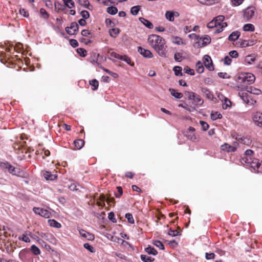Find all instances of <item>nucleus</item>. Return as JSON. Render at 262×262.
Instances as JSON below:
<instances>
[{"instance_id": "nucleus-38", "label": "nucleus", "mask_w": 262, "mask_h": 262, "mask_svg": "<svg viewBox=\"0 0 262 262\" xmlns=\"http://www.w3.org/2000/svg\"><path fill=\"white\" fill-rule=\"evenodd\" d=\"M120 60L124 61L127 64H128L132 66H133L134 65V63H132V61H131L130 58L125 55H124L123 56H121Z\"/></svg>"}, {"instance_id": "nucleus-64", "label": "nucleus", "mask_w": 262, "mask_h": 262, "mask_svg": "<svg viewBox=\"0 0 262 262\" xmlns=\"http://www.w3.org/2000/svg\"><path fill=\"white\" fill-rule=\"evenodd\" d=\"M229 54L232 58H237L238 56L237 52L235 50L230 51Z\"/></svg>"}, {"instance_id": "nucleus-47", "label": "nucleus", "mask_w": 262, "mask_h": 262, "mask_svg": "<svg viewBox=\"0 0 262 262\" xmlns=\"http://www.w3.org/2000/svg\"><path fill=\"white\" fill-rule=\"evenodd\" d=\"M125 218L127 219L128 222L130 224L134 223V220L133 215L131 213H127L125 214Z\"/></svg>"}, {"instance_id": "nucleus-6", "label": "nucleus", "mask_w": 262, "mask_h": 262, "mask_svg": "<svg viewBox=\"0 0 262 262\" xmlns=\"http://www.w3.org/2000/svg\"><path fill=\"white\" fill-rule=\"evenodd\" d=\"M33 211L35 214L45 218H49L51 216V212L50 211L43 208L34 207Z\"/></svg>"}, {"instance_id": "nucleus-24", "label": "nucleus", "mask_w": 262, "mask_h": 262, "mask_svg": "<svg viewBox=\"0 0 262 262\" xmlns=\"http://www.w3.org/2000/svg\"><path fill=\"white\" fill-rule=\"evenodd\" d=\"M222 97L224 98V103L222 104V107L224 110H226L228 107L231 106V102L226 97L222 96Z\"/></svg>"}, {"instance_id": "nucleus-41", "label": "nucleus", "mask_w": 262, "mask_h": 262, "mask_svg": "<svg viewBox=\"0 0 262 262\" xmlns=\"http://www.w3.org/2000/svg\"><path fill=\"white\" fill-rule=\"evenodd\" d=\"M202 41V46H205L208 45L210 42L211 38L209 36L206 35V36L203 38Z\"/></svg>"}, {"instance_id": "nucleus-2", "label": "nucleus", "mask_w": 262, "mask_h": 262, "mask_svg": "<svg viewBox=\"0 0 262 262\" xmlns=\"http://www.w3.org/2000/svg\"><path fill=\"white\" fill-rule=\"evenodd\" d=\"M255 80V76L249 73H242L237 78V82L241 83L243 86L253 83Z\"/></svg>"}, {"instance_id": "nucleus-9", "label": "nucleus", "mask_w": 262, "mask_h": 262, "mask_svg": "<svg viewBox=\"0 0 262 262\" xmlns=\"http://www.w3.org/2000/svg\"><path fill=\"white\" fill-rule=\"evenodd\" d=\"M203 62L206 68L209 71H213L214 70L212 61L211 57L209 55H205L204 56Z\"/></svg>"}, {"instance_id": "nucleus-58", "label": "nucleus", "mask_w": 262, "mask_h": 262, "mask_svg": "<svg viewBox=\"0 0 262 262\" xmlns=\"http://www.w3.org/2000/svg\"><path fill=\"white\" fill-rule=\"evenodd\" d=\"M232 59L228 56L225 57L224 59V63L226 65H230L231 63Z\"/></svg>"}, {"instance_id": "nucleus-63", "label": "nucleus", "mask_w": 262, "mask_h": 262, "mask_svg": "<svg viewBox=\"0 0 262 262\" xmlns=\"http://www.w3.org/2000/svg\"><path fill=\"white\" fill-rule=\"evenodd\" d=\"M40 13L45 18H47L49 17L47 12L43 8L40 9Z\"/></svg>"}, {"instance_id": "nucleus-61", "label": "nucleus", "mask_w": 262, "mask_h": 262, "mask_svg": "<svg viewBox=\"0 0 262 262\" xmlns=\"http://www.w3.org/2000/svg\"><path fill=\"white\" fill-rule=\"evenodd\" d=\"M18 238L19 240L23 241L26 243H30V238L25 235H23L22 236L19 237Z\"/></svg>"}, {"instance_id": "nucleus-26", "label": "nucleus", "mask_w": 262, "mask_h": 262, "mask_svg": "<svg viewBox=\"0 0 262 262\" xmlns=\"http://www.w3.org/2000/svg\"><path fill=\"white\" fill-rule=\"evenodd\" d=\"M145 251L148 254H152L153 255H156L157 254L158 252L157 250L153 247L148 246L147 248L145 249Z\"/></svg>"}, {"instance_id": "nucleus-8", "label": "nucleus", "mask_w": 262, "mask_h": 262, "mask_svg": "<svg viewBox=\"0 0 262 262\" xmlns=\"http://www.w3.org/2000/svg\"><path fill=\"white\" fill-rule=\"evenodd\" d=\"M256 12V8L254 7L247 8L244 12V17L247 20H250L254 15Z\"/></svg>"}, {"instance_id": "nucleus-45", "label": "nucleus", "mask_w": 262, "mask_h": 262, "mask_svg": "<svg viewBox=\"0 0 262 262\" xmlns=\"http://www.w3.org/2000/svg\"><path fill=\"white\" fill-rule=\"evenodd\" d=\"M119 33V30L117 28H113L110 30V34L113 37H115Z\"/></svg>"}, {"instance_id": "nucleus-49", "label": "nucleus", "mask_w": 262, "mask_h": 262, "mask_svg": "<svg viewBox=\"0 0 262 262\" xmlns=\"http://www.w3.org/2000/svg\"><path fill=\"white\" fill-rule=\"evenodd\" d=\"M83 247L84 248L89 250L90 252L93 253L95 252L94 248L89 243L84 244Z\"/></svg>"}, {"instance_id": "nucleus-27", "label": "nucleus", "mask_w": 262, "mask_h": 262, "mask_svg": "<svg viewBox=\"0 0 262 262\" xmlns=\"http://www.w3.org/2000/svg\"><path fill=\"white\" fill-rule=\"evenodd\" d=\"M48 223H49V225L51 227L59 228L61 226V224L59 223H58V222H57L56 221H55V220H53H53H49Z\"/></svg>"}, {"instance_id": "nucleus-51", "label": "nucleus", "mask_w": 262, "mask_h": 262, "mask_svg": "<svg viewBox=\"0 0 262 262\" xmlns=\"http://www.w3.org/2000/svg\"><path fill=\"white\" fill-rule=\"evenodd\" d=\"M200 124L201 125L202 130L206 131L209 128V125L205 121H200Z\"/></svg>"}, {"instance_id": "nucleus-13", "label": "nucleus", "mask_w": 262, "mask_h": 262, "mask_svg": "<svg viewBox=\"0 0 262 262\" xmlns=\"http://www.w3.org/2000/svg\"><path fill=\"white\" fill-rule=\"evenodd\" d=\"M221 149L227 152H234L236 150V148L235 146H231L228 143H225L221 146Z\"/></svg>"}, {"instance_id": "nucleus-21", "label": "nucleus", "mask_w": 262, "mask_h": 262, "mask_svg": "<svg viewBox=\"0 0 262 262\" xmlns=\"http://www.w3.org/2000/svg\"><path fill=\"white\" fill-rule=\"evenodd\" d=\"M74 144L76 149H80L84 146V142L82 139H78L74 141Z\"/></svg>"}, {"instance_id": "nucleus-40", "label": "nucleus", "mask_w": 262, "mask_h": 262, "mask_svg": "<svg viewBox=\"0 0 262 262\" xmlns=\"http://www.w3.org/2000/svg\"><path fill=\"white\" fill-rule=\"evenodd\" d=\"M173 71L176 76H182V68L179 66H176L173 68Z\"/></svg>"}, {"instance_id": "nucleus-29", "label": "nucleus", "mask_w": 262, "mask_h": 262, "mask_svg": "<svg viewBox=\"0 0 262 262\" xmlns=\"http://www.w3.org/2000/svg\"><path fill=\"white\" fill-rule=\"evenodd\" d=\"M43 176H44V177L47 180H51V181H52V180H54L55 179V178H56V176L54 174H51L49 172H48V171H46L44 174H43Z\"/></svg>"}, {"instance_id": "nucleus-39", "label": "nucleus", "mask_w": 262, "mask_h": 262, "mask_svg": "<svg viewBox=\"0 0 262 262\" xmlns=\"http://www.w3.org/2000/svg\"><path fill=\"white\" fill-rule=\"evenodd\" d=\"M222 117V115L218 112L212 113L211 114V118L213 120H215L217 119H220Z\"/></svg>"}, {"instance_id": "nucleus-46", "label": "nucleus", "mask_w": 262, "mask_h": 262, "mask_svg": "<svg viewBox=\"0 0 262 262\" xmlns=\"http://www.w3.org/2000/svg\"><path fill=\"white\" fill-rule=\"evenodd\" d=\"M174 60L177 62H180L182 60V54L179 52H176L174 55Z\"/></svg>"}, {"instance_id": "nucleus-18", "label": "nucleus", "mask_w": 262, "mask_h": 262, "mask_svg": "<svg viewBox=\"0 0 262 262\" xmlns=\"http://www.w3.org/2000/svg\"><path fill=\"white\" fill-rule=\"evenodd\" d=\"M139 20L144 26H145L147 28H148L149 29L153 28V27H154L153 24L150 21L148 20L147 19H145L144 18H143V17H140L139 18Z\"/></svg>"}, {"instance_id": "nucleus-50", "label": "nucleus", "mask_w": 262, "mask_h": 262, "mask_svg": "<svg viewBox=\"0 0 262 262\" xmlns=\"http://www.w3.org/2000/svg\"><path fill=\"white\" fill-rule=\"evenodd\" d=\"M78 2L79 3L80 5L83 6V7L87 8H88L89 5H90L88 0H78Z\"/></svg>"}, {"instance_id": "nucleus-7", "label": "nucleus", "mask_w": 262, "mask_h": 262, "mask_svg": "<svg viewBox=\"0 0 262 262\" xmlns=\"http://www.w3.org/2000/svg\"><path fill=\"white\" fill-rule=\"evenodd\" d=\"M78 24L76 22L71 23L70 27H67L65 29L66 32L70 35H73L76 34L78 32Z\"/></svg>"}, {"instance_id": "nucleus-33", "label": "nucleus", "mask_w": 262, "mask_h": 262, "mask_svg": "<svg viewBox=\"0 0 262 262\" xmlns=\"http://www.w3.org/2000/svg\"><path fill=\"white\" fill-rule=\"evenodd\" d=\"M141 6H135L133 7L130 9V13L133 15H137L140 10Z\"/></svg>"}, {"instance_id": "nucleus-52", "label": "nucleus", "mask_w": 262, "mask_h": 262, "mask_svg": "<svg viewBox=\"0 0 262 262\" xmlns=\"http://www.w3.org/2000/svg\"><path fill=\"white\" fill-rule=\"evenodd\" d=\"M168 235L171 236H176L177 235H179L180 234V232L178 230H174L172 229H170L168 233Z\"/></svg>"}, {"instance_id": "nucleus-20", "label": "nucleus", "mask_w": 262, "mask_h": 262, "mask_svg": "<svg viewBox=\"0 0 262 262\" xmlns=\"http://www.w3.org/2000/svg\"><path fill=\"white\" fill-rule=\"evenodd\" d=\"M169 91L170 92L171 95L176 98L181 99L183 97V95L182 93L176 92L173 89L170 88Z\"/></svg>"}, {"instance_id": "nucleus-48", "label": "nucleus", "mask_w": 262, "mask_h": 262, "mask_svg": "<svg viewBox=\"0 0 262 262\" xmlns=\"http://www.w3.org/2000/svg\"><path fill=\"white\" fill-rule=\"evenodd\" d=\"M77 52L81 57H85L86 56V51L83 48L77 49Z\"/></svg>"}, {"instance_id": "nucleus-22", "label": "nucleus", "mask_w": 262, "mask_h": 262, "mask_svg": "<svg viewBox=\"0 0 262 262\" xmlns=\"http://www.w3.org/2000/svg\"><path fill=\"white\" fill-rule=\"evenodd\" d=\"M174 12L172 11H167L165 13L166 18L170 21H173L174 20Z\"/></svg>"}, {"instance_id": "nucleus-59", "label": "nucleus", "mask_w": 262, "mask_h": 262, "mask_svg": "<svg viewBox=\"0 0 262 262\" xmlns=\"http://www.w3.org/2000/svg\"><path fill=\"white\" fill-rule=\"evenodd\" d=\"M215 257V254L214 253H206L205 254V258L207 259H214Z\"/></svg>"}, {"instance_id": "nucleus-28", "label": "nucleus", "mask_w": 262, "mask_h": 262, "mask_svg": "<svg viewBox=\"0 0 262 262\" xmlns=\"http://www.w3.org/2000/svg\"><path fill=\"white\" fill-rule=\"evenodd\" d=\"M255 60V57L254 55H250L245 58V61L248 64H251Z\"/></svg>"}, {"instance_id": "nucleus-37", "label": "nucleus", "mask_w": 262, "mask_h": 262, "mask_svg": "<svg viewBox=\"0 0 262 262\" xmlns=\"http://www.w3.org/2000/svg\"><path fill=\"white\" fill-rule=\"evenodd\" d=\"M224 18L225 17L223 15H219L215 17L214 18V20H215L217 26H220V25H221V23L224 21Z\"/></svg>"}, {"instance_id": "nucleus-25", "label": "nucleus", "mask_w": 262, "mask_h": 262, "mask_svg": "<svg viewBox=\"0 0 262 262\" xmlns=\"http://www.w3.org/2000/svg\"><path fill=\"white\" fill-rule=\"evenodd\" d=\"M243 30L244 31L253 32L255 30V27L251 24H247L244 25Z\"/></svg>"}, {"instance_id": "nucleus-11", "label": "nucleus", "mask_w": 262, "mask_h": 262, "mask_svg": "<svg viewBox=\"0 0 262 262\" xmlns=\"http://www.w3.org/2000/svg\"><path fill=\"white\" fill-rule=\"evenodd\" d=\"M138 52L144 57L151 58L153 57L152 53L149 50L145 49L141 47L138 48Z\"/></svg>"}, {"instance_id": "nucleus-14", "label": "nucleus", "mask_w": 262, "mask_h": 262, "mask_svg": "<svg viewBox=\"0 0 262 262\" xmlns=\"http://www.w3.org/2000/svg\"><path fill=\"white\" fill-rule=\"evenodd\" d=\"M246 91L248 93L256 95H259L261 94V91L260 90L252 86L247 88Z\"/></svg>"}, {"instance_id": "nucleus-35", "label": "nucleus", "mask_w": 262, "mask_h": 262, "mask_svg": "<svg viewBox=\"0 0 262 262\" xmlns=\"http://www.w3.org/2000/svg\"><path fill=\"white\" fill-rule=\"evenodd\" d=\"M64 5L69 8H73L75 6V3L72 0H62Z\"/></svg>"}, {"instance_id": "nucleus-3", "label": "nucleus", "mask_w": 262, "mask_h": 262, "mask_svg": "<svg viewBox=\"0 0 262 262\" xmlns=\"http://www.w3.org/2000/svg\"><path fill=\"white\" fill-rule=\"evenodd\" d=\"M184 94L187 96L188 100L192 101V104L194 105L201 106L203 104V100L198 94L194 92L189 91L185 92Z\"/></svg>"}, {"instance_id": "nucleus-12", "label": "nucleus", "mask_w": 262, "mask_h": 262, "mask_svg": "<svg viewBox=\"0 0 262 262\" xmlns=\"http://www.w3.org/2000/svg\"><path fill=\"white\" fill-rule=\"evenodd\" d=\"M79 232L81 236L85 238L88 241H93L95 237L94 234L88 232L83 229L79 230Z\"/></svg>"}, {"instance_id": "nucleus-30", "label": "nucleus", "mask_w": 262, "mask_h": 262, "mask_svg": "<svg viewBox=\"0 0 262 262\" xmlns=\"http://www.w3.org/2000/svg\"><path fill=\"white\" fill-rule=\"evenodd\" d=\"M90 84L92 87L93 90H96L99 86V82L96 79H93L90 81Z\"/></svg>"}, {"instance_id": "nucleus-19", "label": "nucleus", "mask_w": 262, "mask_h": 262, "mask_svg": "<svg viewBox=\"0 0 262 262\" xmlns=\"http://www.w3.org/2000/svg\"><path fill=\"white\" fill-rule=\"evenodd\" d=\"M255 43V41H251V43H249V40H242L239 41V46L242 48L252 46L254 45Z\"/></svg>"}, {"instance_id": "nucleus-57", "label": "nucleus", "mask_w": 262, "mask_h": 262, "mask_svg": "<svg viewBox=\"0 0 262 262\" xmlns=\"http://www.w3.org/2000/svg\"><path fill=\"white\" fill-rule=\"evenodd\" d=\"M218 76L223 79H228L230 78V76L225 72H220L218 73Z\"/></svg>"}, {"instance_id": "nucleus-16", "label": "nucleus", "mask_w": 262, "mask_h": 262, "mask_svg": "<svg viewBox=\"0 0 262 262\" xmlns=\"http://www.w3.org/2000/svg\"><path fill=\"white\" fill-rule=\"evenodd\" d=\"M170 40L172 43L178 45H185V42L183 40L182 38L178 36H172Z\"/></svg>"}, {"instance_id": "nucleus-44", "label": "nucleus", "mask_w": 262, "mask_h": 262, "mask_svg": "<svg viewBox=\"0 0 262 262\" xmlns=\"http://www.w3.org/2000/svg\"><path fill=\"white\" fill-rule=\"evenodd\" d=\"M141 259L144 262H150L153 261L154 258H152L151 257L147 256L145 255H141Z\"/></svg>"}, {"instance_id": "nucleus-34", "label": "nucleus", "mask_w": 262, "mask_h": 262, "mask_svg": "<svg viewBox=\"0 0 262 262\" xmlns=\"http://www.w3.org/2000/svg\"><path fill=\"white\" fill-rule=\"evenodd\" d=\"M31 250L32 252V253L35 255H37L40 254V249L34 245L31 246Z\"/></svg>"}, {"instance_id": "nucleus-55", "label": "nucleus", "mask_w": 262, "mask_h": 262, "mask_svg": "<svg viewBox=\"0 0 262 262\" xmlns=\"http://www.w3.org/2000/svg\"><path fill=\"white\" fill-rule=\"evenodd\" d=\"M28 235H29L30 237L33 238V239L36 240L38 243H43V241L40 239L38 236L34 234H32L31 232H29Z\"/></svg>"}, {"instance_id": "nucleus-56", "label": "nucleus", "mask_w": 262, "mask_h": 262, "mask_svg": "<svg viewBox=\"0 0 262 262\" xmlns=\"http://www.w3.org/2000/svg\"><path fill=\"white\" fill-rule=\"evenodd\" d=\"M108 218L110 221H111L113 223L117 222V221L115 218V214L113 212H111L108 213Z\"/></svg>"}, {"instance_id": "nucleus-54", "label": "nucleus", "mask_w": 262, "mask_h": 262, "mask_svg": "<svg viewBox=\"0 0 262 262\" xmlns=\"http://www.w3.org/2000/svg\"><path fill=\"white\" fill-rule=\"evenodd\" d=\"M117 189L118 190V192L115 193V196L116 198H120V196L123 193V189H122V187L120 186L117 187Z\"/></svg>"}, {"instance_id": "nucleus-62", "label": "nucleus", "mask_w": 262, "mask_h": 262, "mask_svg": "<svg viewBox=\"0 0 262 262\" xmlns=\"http://www.w3.org/2000/svg\"><path fill=\"white\" fill-rule=\"evenodd\" d=\"M70 43L74 48L78 46V42L76 39H72L70 40Z\"/></svg>"}, {"instance_id": "nucleus-4", "label": "nucleus", "mask_w": 262, "mask_h": 262, "mask_svg": "<svg viewBox=\"0 0 262 262\" xmlns=\"http://www.w3.org/2000/svg\"><path fill=\"white\" fill-rule=\"evenodd\" d=\"M5 168L8 169V171L13 175H16L19 177H25V173L23 170H20L19 168L14 167L12 165H4Z\"/></svg>"}, {"instance_id": "nucleus-1", "label": "nucleus", "mask_w": 262, "mask_h": 262, "mask_svg": "<svg viewBox=\"0 0 262 262\" xmlns=\"http://www.w3.org/2000/svg\"><path fill=\"white\" fill-rule=\"evenodd\" d=\"M147 40L150 46L160 56H166L167 46L163 37L158 35L151 34L148 36Z\"/></svg>"}, {"instance_id": "nucleus-42", "label": "nucleus", "mask_w": 262, "mask_h": 262, "mask_svg": "<svg viewBox=\"0 0 262 262\" xmlns=\"http://www.w3.org/2000/svg\"><path fill=\"white\" fill-rule=\"evenodd\" d=\"M240 142L245 145H249L251 143V140L248 137H242L240 138Z\"/></svg>"}, {"instance_id": "nucleus-60", "label": "nucleus", "mask_w": 262, "mask_h": 262, "mask_svg": "<svg viewBox=\"0 0 262 262\" xmlns=\"http://www.w3.org/2000/svg\"><path fill=\"white\" fill-rule=\"evenodd\" d=\"M217 26V25H216L214 19L207 24V27L209 28H213Z\"/></svg>"}, {"instance_id": "nucleus-43", "label": "nucleus", "mask_w": 262, "mask_h": 262, "mask_svg": "<svg viewBox=\"0 0 262 262\" xmlns=\"http://www.w3.org/2000/svg\"><path fill=\"white\" fill-rule=\"evenodd\" d=\"M178 106L185 108L189 112H191L195 110V108L194 107H188L187 105H184L182 103L179 104L178 105Z\"/></svg>"}, {"instance_id": "nucleus-17", "label": "nucleus", "mask_w": 262, "mask_h": 262, "mask_svg": "<svg viewBox=\"0 0 262 262\" xmlns=\"http://www.w3.org/2000/svg\"><path fill=\"white\" fill-rule=\"evenodd\" d=\"M202 92L204 94L206 97L209 100H212L213 99V95L212 93L207 88H203L201 90Z\"/></svg>"}, {"instance_id": "nucleus-31", "label": "nucleus", "mask_w": 262, "mask_h": 262, "mask_svg": "<svg viewBox=\"0 0 262 262\" xmlns=\"http://www.w3.org/2000/svg\"><path fill=\"white\" fill-rule=\"evenodd\" d=\"M118 12V9L116 7L111 6L107 8V12L111 15H115Z\"/></svg>"}, {"instance_id": "nucleus-53", "label": "nucleus", "mask_w": 262, "mask_h": 262, "mask_svg": "<svg viewBox=\"0 0 262 262\" xmlns=\"http://www.w3.org/2000/svg\"><path fill=\"white\" fill-rule=\"evenodd\" d=\"M81 16L82 17L83 19H87L90 16V14L88 11L86 10H83L80 13Z\"/></svg>"}, {"instance_id": "nucleus-10", "label": "nucleus", "mask_w": 262, "mask_h": 262, "mask_svg": "<svg viewBox=\"0 0 262 262\" xmlns=\"http://www.w3.org/2000/svg\"><path fill=\"white\" fill-rule=\"evenodd\" d=\"M248 93L246 92H239L238 93L239 96L241 98V99L247 104L253 105L256 103V101L254 100H251L250 101V96L248 94Z\"/></svg>"}, {"instance_id": "nucleus-32", "label": "nucleus", "mask_w": 262, "mask_h": 262, "mask_svg": "<svg viewBox=\"0 0 262 262\" xmlns=\"http://www.w3.org/2000/svg\"><path fill=\"white\" fill-rule=\"evenodd\" d=\"M204 68L201 61H198L196 64V70L199 73H202L204 72Z\"/></svg>"}, {"instance_id": "nucleus-36", "label": "nucleus", "mask_w": 262, "mask_h": 262, "mask_svg": "<svg viewBox=\"0 0 262 262\" xmlns=\"http://www.w3.org/2000/svg\"><path fill=\"white\" fill-rule=\"evenodd\" d=\"M152 244L156 246V247L159 248L161 250H164V245L163 244V243L160 241H158V240H154L152 241Z\"/></svg>"}, {"instance_id": "nucleus-5", "label": "nucleus", "mask_w": 262, "mask_h": 262, "mask_svg": "<svg viewBox=\"0 0 262 262\" xmlns=\"http://www.w3.org/2000/svg\"><path fill=\"white\" fill-rule=\"evenodd\" d=\"M252 119L255 124L260 128H262V113L257 112L253 113Z\"/></svg>"}, {"instance_id": "nucleus-15", "label": "nucleus", "mask_w": 262, "mask_h": 262, "mask_svg": "<svg viewBox=\"0 0 262 262\" xmlns=\"http://www.w3.org/2000/svg\"><path fill=\"white\" fill-rule=\"evenodd\" d=\"M249 165V168L252 172L262 173V165Z\"/></svg>"}, {"instance_id": "nucleus-23", "label": "nucleus", "mask_w": 262, "mask_h": 262, "mask_svg": "<svg viewBox=\"0 0 262 262\" xmlns=\"http://www.w3.org/2000/svg\"><path fill=\"white\" fill-rule=\"evenodd\" d=\"M240 35V32L238 31L233 32L228 37L230 41H235L237 39Z\"/></svg>"}]
</instances>
